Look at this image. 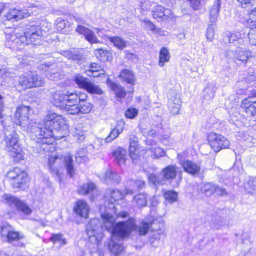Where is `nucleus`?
Returning <instances> with one entry per match:
<instances>
[{
	"instance_id": "nucleus-1",
	"label": "nucleus",
	"mask_w": 256,
	"mask_h": 256,
	"mask_svg": "<svg viewBox=\"0 0 256 256\" xmlns=\"http://www.w3.org/2000/svg\"><path fill=\"white\" fill-rule=\"evenodd\" d=\"M44 130L42 124L33 122L25 127L30 131L32 138L36 141L39 152L51 151L54 140H60L68 134L66 120L56 113L49 112L44 119Z\"/></svg>"
},
{
	"instance_id": "nucleus-2",
	"label": "nucleus",
	"mask_w": 256,
	"mask_h": 256,
	"mask_svg": "<svg viewBox=\"0 0 256 256\" xmlns=\"http://www.w3.org/2000/svg\"><path fill=\"white\" fill-rule=\"evenodd\" d=\"M102 226L111 232L112 236L108 244L110 251L115 256H118L123 251L124 248L119 238L128 236L132 230L136 228V221L130 218L126 222H122L114 224L115 218L108 212L101 214Z\"/></svg>"
},
{
	"instance_id": "nucleus-3",
	"label": "nucleus",
	"mask_w": 256,
	"mask_h": 256,
	"mask_svg": "<svg viewBox=\"0 0 256 256\" xmlns=\"http://www.w3.org/2000/svg\"><path fill=\"white\" fill-rule=\"evenodd\" d=\"M51 101L54 106L64 108L70 114H78V94L76 92L64 90L52 92Z\"/></svg>"
},
{
	"instance_id": "nucleus-4",
	"label": "nucleus",
	"mask_w": 256,
	"mask_h": 256,
	"mask_svg": "<svg viewBox=\"0 0 256 256\" xmlns=\"http://www.w3.org/2000/svg\"><path fill=\"white\" fill-rule=\"evenodd\" d=\"M18 136L12 128L4 132L5 150L13 158L21 159L22 157V150L18 142Z\"/></svg>"
},
{
	"instance_id": "nucleus-5",
	"label": "nucleus",
	"mask_w": 256,
	"mask_h": 256,
	"mask_svg": "<svg viewBox=\"0 0 256 256\" xmlns=\"http://www.w3.org/2000/svg\"><path fill=\"white\" fill-rule=\"evenodd\" d=\"M0 236L2 241L12 242L22 239L23 235L14 231L12 226L6 222H0Z\"/></svg>"
},
{
	"instance_id": "nucleus-6",
	"label": "nucleus",
	"mask_w": 256,
	"mask_h": 256,
	"mask_svg": "<svg viewBox=\"0 0 256 256\" xmlns=\"http://www.w3.org/2000/svg\"><path fill=\"white\" fill-rule=\"evenodd\" d=\"M10 31L8 32V30H7L4 32L7 40L6 44L12 48H14L16 46H24L26 38L24 36V30L21 28H16L12 30V32Z\"/></svg>"
},
{
	"instance_id": "nucleus-7",
	"label": "nucleus",
	"mask_w": 256,
	"mask_h": 256,
	"mask_svg": "<svg viewBox=\"0 0 256 256\" xmlns=\"http://www.w3.org/2000/svg\"><path fill=\"white\" fill-rule=\"evenodd\" d=\"M2 198L4 203L14 210L21 212L26 215L30 214L32 212V209L28 205L13 196L5 194Z\"/></svg>"
},
{
	"instance_id": "nucleus-8",
	"label": "nucleus",
	"mask_w": 256,
	"mask_h": 256,
	"mask_svg": "<svg viewBox=\"0 0 256 256\" xmlns=\"http://www.w3.org/2000/svg\"><path fill=\"white\" fill-rule=\"evenodd\" d=\"M74 81L78 88L85 90L90 94H101L103 93L102 90L98 85L81 75H76Z\"/></svg>"
},
{
	"instance_id": "nucleus-9",
	"label": "nucleus",
	"mask_w": 256,
	"mask_h": 256,
	"mask_svg": "<svg viewBox=\"0 0 256 256\" xmlns=\"http://www.w3.org/2000/svg\"><path fill=\"white\" fill-rule=\"evenodd\" d=\"M208 140L211 148L216 152L226 148L230 146L229 140L223 136L214 132L208 134Z\"/></svg>"
},
{
	"instance_id": "nucleus-10",
	"label": "nucleus",
	"mask_w": 256,
	"mask_h": 256,
	"mask_svg": "<svg viewBox=\"0 0 256 256\" xmlns=\"http://www.w3.org/2000/svg\"><path fill=\"white\" fill-rule=\"evenodd\" d=\"M24 36L26 38L24 42L26 45L40 40L44 36L40 27L30 26L24 31Z\"/></svg>"
},
{
	"instance_id": "nucleus-11",
	"label": "nucleus",
	"mask_w": 256,
	"mask_h": 256,
	"mask_svg": "<svg viewBox=\"0 0 256 256\" xmlns=\"http://www.w3.org/2000/svg\"><path fill=\"white\" fill-rule=\"evenodd\" d=\"M250 55H251L250 52H247L244 48L240 47L238 48L235 52L230 50L226 52V57L229 60H233L234 62L236 60L242 62H246Z\"/></svg>"
},
{
	"instance_id": "nucleus-12",
	"label": "nucleus",
	"mask_w": 256,
	"mask_h": 256,
	"mask_svg": "<svg viewBox=\"0 0 256 256\" xmlns=\"http://www.w3.org/2000/svg\"><path fill=\"white\" fill-rule=\"evenodd\" d=\"M30 110V107L20 106H18L15 114L16 118L18 120V124L24 128L32 122L28 120Z\"/></svg>"
},
{
	"instance_id": "nucleus-13",
	"label": "nucleus",
	"mask_w": 256,
	"mask_h": 256,
	"mask_svg": "<svg viewBox=\"0 0 256 256\" xmlns=\"http://www.w3.org/2000/svg\"><path fill=\"white\" fill-rule=\"evenodd\" d=\"M180 164L184 170L192 176H195L200 173V166L190 160H182Z\"/></svg>"
},
{
	"instance_id": "nucleus-14",
	"label": "nucleus",
	"mask_w": 256,
	"mask_h": 256,
	"mask_svg": "<svg viewBox=\"0 0 256 256\" xmlns=\"http://www.w3.org/2000/svg\"><path fill=\"white\" fill-rule=\"evenodd\" d=\"M180 100L179 94L174 90L170 92L168 102V106L170 112L174 114H178L180 109Z\"/></svg>"
},
{
	"instance_id": "nucleus-15",
	"label": "nucleus",
	"mask_w": 256,
	"mask_h": 256,
	"mask_svg": "<svg viewBox=\"0 0 256 256\" xmlns=\"http://www.w3.org/2000/svg\"><path fill=\"white\" fill-rule=\"evenodd\" d=\"M30 15L26 9L19 10L16 8H10L6 15V19L8 20H18L20 19L27 18Z\"/></svg>"
},
{
	"instance_id": "nucleus-16",
	"label": "nucleus",
	"mask_w": 256,
	"mask_h": 256,
	"mask_svg": "<svg viewBox=\"0 0 256 256\" xmlns=\"http://www.w3.org/2000/svg\"><path fill=\"white\" fill-rule=\"evenodd\" d=\"M76 32L80 34H82L85 38L90 44L99 42L94 32L91 30L81 25H78L76 28Z\"/></svg>"
},
{
	"instance_id": "nucleus-17",
	"label": "nucleus",
	"mask_w": 256,
	"mask_h": 256,
	"mask_svg": "<svg viewBox=\"0 0 256 256\" xmlns=\"http://www.w3.org/2000/svg\"><path fill=\"white\" fill-rule=\"evenodd\" d=\"M90 206L86 202L83 200H78L76 202L74 210L76 214L84 218H87L90 212Z\"/></svg>"
},
{
	"instance_id": "nucleus-18",
	"label": "nucleus",
	"mask_w": 256,
	"mask_h": 256,
	"mask_svg": "<svg viewBox=\"0 0 256 256\" xmlns=\"http://www.w3.org/2000/svg\"><path fill=\"white\" fill-rule=\"evenodd\" d=\"M242 110L250 116H256V100L253 98H245L241 104Z\"/></svg>"
},
{
	"instance_id": "nucleus-19",
	"label": "nucleus",
	"mask_w": 256,
	"mask_h": 256,
	"mask_svg": "<svg viewBox=\"0 0 256 256\" xmlns=\"http://www.w3.org/2000/svg\"><path fill=\"white\" fill-rule=\"evenodd\" d=\"M124 122L123 120H119L117 122L116 126L112 130L110 134L105 138V142L109 143L118 138L124 130Z\"/></svg>"
},
{
	"instance_id": "nucleus-20",
	"label": "nucleus",
	"mask_w": 256,
	"mask_h": 256,
	"mask_svg": "<svg viewBox=\"0 0 256 256\" xmlns=\"http://www.w3.org/2000/svg\"><path fill=\"white\" fill-rule=\"evenodd\" d=\"M101 180L107 184L116 183L120 182L121 179L117 173H114L111 170H107L106 172L102 174L100 176Z\"/></svg>"
},
{
	"instance_id": "nucleus-21",
	"label": "nucleus",
	"mask_w": 256,
	"mask_h": 256,
	"mask_svg": "<svg viewBox=\"0 0 256 256\" xmlns=\"http://www.w3.org/2000/svg\"><path fill=\"white\" fill-rule=\"evenodd\" d=\"M178 170L176 165H169L162 170L161 174L166 180H172L176 178Z\"/></svg>"
},
{
	"instance_id": "nucleus-22",
	"label": "nucleus",
	"mask_w": 256,
	"mask_h": 256,
	"mask_svg": "<svg viewBox=\"0 0 256 256\" xmlns=\"http://www.w3.org/2000/svg\"><path fill=\"white\" fill-rule=\"evenodd\" d=\"M105 196L113 203L122 200L124 196V194L118 190L108 189L106 191Z\"/></svg>"
},
{
	"instance_id": "nucleus-23",
	"label": "nucleus",
	"mask_w": 256,
	"mask_h": 256,
	"mask_svg": "<svg viewBox=\"0 0 256 256\" xmlns=\"http://www.w3.org/2000/svg\"><path fill=\"white\" fill-rule=\"evenodd\" d=\"M106 82L109 85L110 90L114 92L117 97L122 98L125 96L126 94L125 90L120 85L112 82L108 78L107 79Z\"/></svg>"
},
{
	"instance_id": "nucleus-24",
	"label": "nucleus",
	"mask_w": 256,
	"mask_h": 256,
	"mask_svg": "<svg viewBox=\"0 0 256 256\" xmlns=\"http://www.w3.org/2000/svg\"><path fill=\"white\" fill-rule=\"evenodd\" d=\"M18 83L24 89L34 88V82H32L30 72L24 73L20 76L18 78Z\"/></svg>"
},
{
	"instance_id": "nucleus-25",
	"label": "nucleus",
	"mask_w": 256,
	"mask_h": 256,
	"mask_svg": "<svg viewBox=\"0 0 256 256\" xmlns=\"http://www.w3.org/2000/svg\"><path fill=\"white\" fill-rule=\"evenodd\" d=\"M216 89L214 84H209L203 91L202 100H206V102L210 101L214 96Z\"/></svg>"
},
{
	"instance_id": "nucleus-26",
	"label": "nucleus",
	"mask_w": 256,
	"mask_h": 256,
	"mask_svg": "<svg viewBox=\"0 0 256 256\" xmlns=\"http://www.w3.org/2000/svg\"><path fill=\"white\" fill-rule=\"evenodd\" d=\"M126 150L122 148H118L113 152V156L114 157L116 162L119 164H124L126 160Z\"/></svg>"
},
{
	"instance_id": "nucleus-27",
	"label": "nucleus",
	"mask_w": 256,
	"mask_h": 256,
	"mask_svg": "<svg viewBox=\"0 0 256 256\" xmlns=\"http://www.w3.org/2000/svg\"><path fill=\"white\" fill-rule=\"evenodd\" d=\"M119 76L122 80L130 84H134L136 80L133 72L128 69L123 70Z\"/></svg>"
},
{
	"instance_id": "nucleus-28",
	"label": "nucleus",
	"mask_w": 256,
	"mask_h": 256,
	"mask_svg": "<svg viewBox=\"0 0 256 256\" xmlns=\"http://www.w3.org/2000/svg\"><path fill=\"white\" fill-rule=\"evenodd\" d=\"M147 196L144 194H138L133 198V204L135 206L141 208L146 206L147 204Z\"/></svg>"
},
{
	"instance_id": "nucleus-29",
	"label": "nucleus",
	"mask_w": 256,
	"mask_h": 256,
	"mask_svg": "<svg viewBox=\"0 0 256 256\" xmlns=\"http://www.w3.org/2000/svg\"><path fill=\"white\" fill-rule=\"evenodd\" d=\"M28 180V178L26 173L22 171L12 182V184L14 188H19L21 187L22 184H26Z\"/></svg>"
},
{
	"instance_id": "nucleus-30",
	"label": "nucleus",
	"mask_w": 256,
	"mask_h": 256,
	"mask_svg": "<svg viewBox=\"0 0 256 256\" xmlns=\"http://www.w3.org/2000/svg\"><path fill=\"white\" fill-rule=\"evenodd\" d=\"M64 159L67 172L70 177H72L74 174V170L72 164V156L70 154H67L64 156Z\"/></svg>"
},
{
	"instance_id": "nucleus-31",
	"label": "nucleus",
	"mask_w": 256,
	"mask_h": 256,
	"mask_svg": "<svg viewBox=\"0 0 256 256\" xmlns=\"http://www.w3.org/2000/svg\"><path fill=\"white\" fill-rule=\"evenodd\" d=\"M100 226V222L98 218L91 220L88 222L86 228L88 234L95 236L97 229L99 228Z\"/></svg>"
},
{
	"instance_id": "nucleus-32",
	"label": "nucleus",
	"mask_w": 256,
	"mask_h": 256,
	"mask_svg": "<svg viewBox=\"0 0 256 256\" xmlns=\"http://www.w3.org/2000/svg\"><path fill=\"white\" fill-rule=\"evenodd\" d=\"M170 58V54L166 48H162L160 52L158 66H164L165 62H168Z\"/></svg>"
},
{
	"instance_id": "nucleus-33",
	"label": "nucleus",
	"mask_w": 256,
	"mask_h": 256,
	"mask_svg": "<svg viewBox=\"0 0 256 256\" xmlns=\"http://www.w3.org/2000/svg\"><path fill=\"white\" fill-rule=\"evenodd\" d=\"M108 40L120 50H123L126 46V40L119 36H108Z\"/></svg>"
},
{
	"instance_id": "nucleus-34",
	"label": "nucleus",
	"mask_w": 256,
	"mask_h": 256,
	"mask_svg": "<svg viewBox=\"0 0 256 256\" xmlns=\"http://www.w3.org/2000/svg\"><path fill=\"white\" fill-rule=\"evenodd\" d=\"M230 43L234 44H242L244 40L242 37L241 34L239 32H230L228 35Z\"/></svg>"
},
{
	"instance_id": "nucleus-35",
	"label": "nucleus",
	"mask_w": 256,
	"mask_h": 256,
	"mask_svg": "<svg viewBox=\"0 0 256 256\" xmlns=\"http://www.w3.org/2000/svg\"><path fill=\"white\" fill-rule=\"evenodd\" d=\"M216 185L210 182L206 183L201 187V192L206 196L212 195L216 191Z\"/></svg>"
},
{
	"instance_id": "nucleus-36",
	"label": "nucleus",
	"mask_w": 256,
	"mask_h": 256,
	"mask_svg": "<svg viewBox=\"0 0 256 256\" xmlns=\"http://www.w3.org/2000/svg\"><path fill=\"white\" fill-rule=\"evenodd\" d=\"M96 188V186L92 182H88L83 184L78 189V192L80 194L86 195L93 192Z\"/></svg>"
},
{
	"instance_id": "nucleus-37",
	"label": "nucleus",
	"mask_w": 256,
	"mask_h": 256,
	"mask_svg": "<svg viewBox=\"0 0 256 256\" xmlns=\"http://www.w3.org/2000/svg\"><path fill=\"white\" fill-rule=\"evenodd\" d=\"M220 4L219 3L214 4L210 10V22L212 23L215 22L219 16V10Z\"/></svg>"
},
{
	"instance_id": "nucleus-38",
	"label": "nucleus",
	"mask_w": 256,
	"mask_h": 256,
	"mask_svg": "<svg viewBox=\"0 0 256 256\" xmlns=\"http://www.w3.org/2000/svg\"><path fill=\"white\" fill-rule=\"evenodd\" d=\"M93 108V105L88 101H82V103L78 104V114H86L90 112Z\"/></svg>"
},
{
	"instance_id": "nucleus-39",
	"label": "nucleus",
	"mask_w": 256,
	"mask_h": 256,
	"mask_svg": "<svg viewBox=\"0 0 256 256\" xmlns=\"http://www.w3.org/2000/svg\"><path fill=\"white\" fill-rule=\"evenodd\" d=\"M100 66L98 65L97 64L92 63L90 64V68L89 70H86V74L90 77H98L101 74H104V73H100V74H94V72H100V71L102 70H100Z\"/></svg>"
},
{
	"instance_id": "nucleus-40",
	"label": "nucleus",
	"mask_w": 256,
	"mask_h": 256,
	"mask_svg": "<svg viewBox=\"0 0 256 256\" xmlns=\"http://www.w3.org/2000/svg\"><path fill=\"white\" fill-rule=\"evenodd\" d=\"M86 153L87 150L86 148H79L75 155V158L76 162L81 163L87 161L88 158L86 156Z\"/></svg>"
},
{
	"instance_id": "nucleus-41",
	"label": "nucleus",
	"mask_w": 256,
	"mask_h": 256,
	"mask_svg": "<svg viewBox=\"0 0 256 256\" xmlns=\"http://www.w3.org/2000/svg\"><path fill=\"white\" fill-rule=\"evenodd\" d=\"M248 18L246 20V22L249 26H255L256 24V8H254L248 11Z\"/></svg>"
},
{
	"instance_id": "nucleus-42",
	"label": "nucleus",
	"mask_w": 256,
	"mask_h": 256,
	"mask_svg": "<svg viewBox=\"0 0 256 256\" xmlns=\"http://www.w3.org/2000/svg\"><path fill=\"white\" fill-rule=\"evenodd\" d=\"M154 222V221L148 222L142 220L141 225L138 228V231L140 235H146L150 230V226Z\"/></svg>"
},
{
	"instance_id": "nucleus-43",
	"label": "nucleus",
	"mask_w": 256,
	"mask_h": 256,
	"mask_svg": "<svg viewBox=\"0 0 256 256\" xmlns=\"http://www.w3.org/2000/svg\"><path fill=\"white\" fill-rule=\"evenodd\" d=\"M164 196L168 202L172 204L177 201L178 194L174 190H168L164 193Z\"/></svg>"
},
{
	"instance_id": "nucleus-44",
	"label": "nucleus",
	"mask_w": 256,
	"mask_h": 256,
	"mask_svg": "<svg viewBox=\"0 0 256 256\" xmlns=\"http://www.w3.org/2000/svg\"><path fill=\"white\" fill-rule=\"evenodd\" d=\"M164 232L162 229L154 232L152 238L150 240L152 245L154 247H157L160 243V235L163 234Z\"/></svg>"
},
{
	"instance_id": "nucleus-45",
	"label": "nucleus",
	"mask_w": 256,
	"mask_h": 256,
	"mask_svg": "<svg viewBox=\"0 0 256 256\" xmlns=\"http://www.w3.org/2000/svg\"><path fill=\"white\" fill-rule=\"evenodd\" d=\"M244 188L248 193L256 194V178L248 180L245 184Z\"/></svg>"
},
{
	"instance_id": "nucleus-46",
	"label": "nucleus",
	"mask_w": 256,
	"mask_h": 256,
	"mask_svg": "<svg viewBox=\"0 0 256 256\" xmlns=\"http://www.w3.org/2000/svg\"><path fill=\"white\" fill-rule=\"evenodd\" d=\"M30 78L32 80V82H34V87H39L42 86L44 84V79L40 76H38V74H34L32 72H30Z\"/></svg>"
},
{
	"instance_id": "nucleus-47",
	"label": "nucleus",
	"mask_w": 256,
	"mask_h": 256,
	"mask_svg": "<svg viewBox=\"0 0 256 256\" xmlns=\"http://www.w3.org/2000/svg\"><path fill=\"white\" fill-rule=\"evenodd\" d=\"M94 54L98 58H100L102 60H108V57L110 54L108 50H103L102 48L96 49L94 50Z\"/></svg>"
},
{
	"instance_id": "nucleus-48",
	"label": "nucleus",
	"mask_w": 256,
	"mask_h": 256,
	"mask_svg": "<svg viewBox=\"0 0 256 256\" xmlns=\"http://www.w3.org/2000/svg\"><path fill=\"white\" fill-rule=\"evenodd\" d=\"M68 24V22L62 18H58L56 20V28L59 31L65 30V32H68L69 26L67 27Z\"/></svg>"
},
{
	"instance_id": "nucleus-49",
	"label": "nucleus",
	"mask_w": 256,
	"mask_h": 256,
	"mask_svg": "<svg viewBox=\"0 0 256 256\" xmlns=\"http://www.w3.org/2000/svg\"><path fill=\"white\" fill-rule=\"evenodd\" d=\"M50 240L54 244L58 243L60 246H64L66 243L65 238L60 234H53L50 238Z\"/></svg>"
},
{
	"instance_id": "nucleus-50",
	"label": "nucleus",
	"mask_w": 256,
	"mask_h": 256,
	"mask_svg": "<svg viewBox=\"0 0 256 256\" xmlns=\"http://www.w3.org/2000/svg\"><path fill=\"white\" fill-rule=\"evenodd\" d=\"M250 30L248 34L250 42L253 46H256V24L255 26H250Z\"/></svg>"
},
{
	"instance_id": "nucleus-51",
	"label": "nucleus",
	"mask_w": 256,
	"mask_h": 256,
	"mask_svg": "<svg viewBox=\"0 0 256 256\" xmlns=\"http://www.w3.org/2000/svg\"><path fill=\"white\" fill-rule=\"evenodd\" d=\"M62 54L67 58L72 59L74 61L78 60L80 58V56L78 54L76 51L72 52L71 50H64Z\"/></svg>"
},
{
	"instance_id": "nucleus-52",
	"label": "nucleus",
	"mask_w": 256,
	"mask_h": 256,
	"mask_svg": "<svg viewBox=\"0 0 256 256\" xmlns=\"http://www.w3.org/2000/svg\"><path fill=\"white\" fill-rule=\"evenodd\" d=\"M57 160L56 156H52L48 158V165L50 169L52 172L57 176H59V170H58L57 168H56L54 166V164Z\"/></svg>"
},
{
	"instance_id": "nucleus-53",
	"label": "nucleus",
	"mask_w": 256,
	"mask_h": 256,
	"mask_svg": "<svg viewBox=\"0 0 256 256\" xmlns=\"http://www.w3.org/2000/svg\"><path fill=\"white\" fill-rule=\"evenodd\" d=\"M148 178L150 182L153 183L154 185L164 184V180L160 178L158 176L154 174H149Z\"/></svg>"
},
{
	"instance_id": "nucleus-54",
	"label": "nucleus",
	"mask_w": 256,
	"mask_h": 256,
	"mask_svg": "<svg viewBox=\"0 0 256 256\" xmlns=\"http://www.w3.org/2000/svg\"><path fill=\"white\" fill-rule=\"evenodd\" d=\"M22 171L19 168H15L12 170H10L6 174V177L8 178L14 180L16 178V176L20 174Z\"/></svg>"
},
{
	"instance_id": "nucleus-55",
	"label": "nucleus",
	"mask_w": 256,
	"mask_h": 256,
	"mask_svg": "<svg viewBox=\"0 0 256 256\" xmlns=\"http://www.w3.org/2000/svg\"><path fill=\"white\" fill-rule=\"evenodd\" d=\"M150 150L154 154V156L157 158L163 156L164 154V152L163 150L160 147H154L152 146L150 148Z\"/></svg>"
},
{
	"instance_id": "nucleus-56",
	"label": "nucleus",
	"mask_w": 256,
	"mask_h": 256,
	"mask_svg": "<svg viewBox=\"0 0 256 256\" xmlns=\"http://www.w3.org/2000/svg\"><path fill=\"white\" fill-rule=\"evenodd\" d=\"M163 7L161 6H157L152 10V16L154 18H162Z\"/></svg>"
},
{
	"instance_id": "nucleus-57",
	"label": "nucleus",
	"mask_w": 256,
	"mask_h": 256,
	"mask_svg": "<svg viewBox=\"0 0 256 256\" xmlns=\"http://www.w3.org/2000/svg\"><path fill=\"white\" fill-rule=\"evenodd\" d=\"M144 185V182L142 180H132L129 186H132L134 189H140L143 188Z\"/></svg>"
},
{
	"instance_id": "nucleus-58",
	"label": "nucleus",
	"mask_w": 256,
	"mask_h": 256,
	"mask_svg": "<svg viewBox=\"0 0 256 256\" xmlns=\"http://www.w3.org/2000/svg\"><path fill=\"white\" fill-rule=\"evenodd\" d=\"M138 114V110L135 108H128L125 112V116L129 118H133Z\"/></svg>"
},
{
	"instance_id": "nucleus-59",
	"label": "nucleus",
	"mask_w": 256,
	"mask_h": 256,
	"mask_svg": "<svg viewBox=\"0 0 256 256\" xmlns=\"http://www.w3.org/2000/svg\"><path fill=\"white\" fill-rule=\"evenodd\" d=\"M214 28L212 24L209 25L206 32L207 39L210 41H212L214 38Z\"/></svg>"
},
{
	"instance_id": "nucleus-60",
	"label": "nucleus",
	"mask_w": 256,
	"mask_h": 256,
	"mask_svg": "<svg viewBox=\"0 0 256 256\" xmlns=\"http://www.w3.org/2000/svg\"><path fill=\"white\" fill-rule=\"evenodd\" d=\"M74 137L78 142H82L84 140V132L76 128L74 133Z\"/></svg>"
},
{
	"instance_id": "nucleus-61",
	"label": "nucleus",
	"mask_w": 256,
	"mask_h": 256,
	"mask_svg": "<svg viewBox=\"0 0 256 256\" xmlns=\"http://www.w3.org/2000/svg\"><path fill=\"white\" fill-rule=\"evenodd\" d=\"M102 139L99 138H96L92 144H91V146L92 147V148L94 150H98L102 146Z\"/></svg>"
},
{
	"instance_id": "nucleus-62",
	"label": "nucleus",
	"mask_w": 256,
	"mask_h": 256,
	"mask_svg": "<svg viewBox=\"0 0 256 256\" xmlns=\"http://www.w3.org/2000/svg\"><path fill=\"white\" fill-rule=\"evenodd\" d=\"M172 16V12L168 8H164L163 7L162 20H168L171 18Z\"/></svg>"
},
{
	"instance_id": "nucleus-63",
	"label": "nucleus",
	"mask_w": 256,
	"mask_h": 256,
	"mask_svg": "<svg viewBox=\"0 0 256 256\" xmlns=\"http://www.w3.org/2000/svg\"><path fill=\"white\" fill-rule=\"evenodd\" d=\"M140 4L141 9L143 11L148 10L151 6V2L148 0H142Z\"/></svg>"
},
{
	"instance_id": "nucleus-64",
	"label": "nucleus",
	"mask_w": 256,
	"mask_h": 256,
	"mask_svg": "<svg viewBox=\"0 0 256 256\" xmlns=\"http://www.w3.org/2000/svg\"><path fill=\"white\" fill-rule=\"evenodd\" d=\"M10 76V73L5 68L0 67V82H2V80H6Z\"/></svg>"
}]
</instances>
